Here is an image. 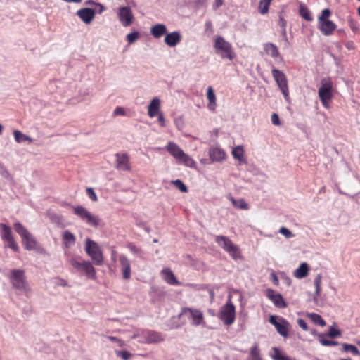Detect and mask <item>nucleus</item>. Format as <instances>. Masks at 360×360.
<instances>
[{"instance_id":"59","label":"nucleus","mask_w":360,"mask_h":360,"mask_svg":"<svg viewBox=\"0 0 360 360\" xmlns=\"http://www.w3.org/2000/svg\"><path fill=\"white\" fill-rule=\"evenodd\" d=\"M6 242L8 243L7 247H8V248H10V245H12L13 243H15L14 238H10Z\"/></svg>"},{"instance_id":"23","label":"nucleus","mask_w":360,"mask_h":360,"mask_svg":"<svg viewBox=\"0 0 360 360\" xmlns=\"http://www.w3.org/2000/svg\"><path fill=\"white\" fill-rule=\"evenodd\" d=\"M164 280L169 285H179L180 283L176 278L174 274L169 268L163 269L162 271Z\"/></svg>"},{"instance_id":"1","label":"nucleus","mask_w":360,"mask_h":360,"mask_svg":"<svg viewBox=\"0 0 360 360\" xmlns=\"http://www.w3.org/2000/svg\"><path fill=\"white\" fill-rule=\"evenodd\" d=\"M8 279L14 289L23 292H27L30 291V288L24 270L11 269L10 271Z\"/></svg>"},{"instance_id":"61","label":"nucleus","mask_w":360,"mask_h":360,"mask_svg":"<svg viewBox=\"0 0 360 360\" xmlns=\"http://www.w3.org/2000/svg\"><path fill=\"white\" fill-rule=\"evenodd\" d=\"M283 35L285 38V40L286 41V42H288V38H287V34H286V31H285V28H283Z\"/></svg>"},{"instance_id":"52","label":"nucleus","mask_w":360,"mask_h":360,"mask_svg":"<svg viewBox=\"0 0 360 360\" xmlns=\"http://www.w3.org/2000/svg\"><path fill=\"white\" fill-rule=\"evenodd\" d=\"M271 122L276 126H278L281 124V121L279 119L278 115L276 113H273L271 117Z\"/></svg>"},{"instance_id":"12","label":"nucleus","mask_w":360,"mask_h":360,"mask_svg":"<svg viewBox=\"0 0 360 360\" xmlns=\"http://www.w3.org/2000/svg\"><path fill=\"white\" fill-rule=\"evenodd\" d=\"M117 16L120 22L124 27L130 26L134 20L132 11L129 6H122L119 8Z\"/></svg>"},{"instance_id":"34","label":"nucleus","mask_w":360,"mask_h":360,"mask_svg":"<svg viewBox=\"0 0 360 360\" xmlns=\"http://www.w3.org/2000/svg\"><path fill=\"white\" fill-rule=\"evenodd\" d=\"M63 239L65 241V246L68 247L75 242V237L73 233L70 232L69 231H64L63 234Z\"/></svg>"},{"instance_id":"22","label":"nucleus","mask_w":360,"mask_h":360,"mask_svg":"<svg viewBox=\"0 0 360 360\" xmlns=\"http://www.w3.org/2000/svg\"><path fill=\"white\" fill-rule=\"evenodd\" d=\"M209 155L212 161L219 162L226 158V153L223 149L212 148L210 149Z\"/></svg>"},{"instance_id":"37","label":"nucleus","mask_w":360,"mask_h":360,"mask_svg":"<svg viewBox=\"0 0 360 360\" xmlns=\"http://www.w3.org/2000/svg\"><path fill=\"white\" fill-rule=\"evenodd\" d=\"M231 153L235 159H237V160H239L241 161L243 160V155H244L243 146H238L235 147L234 148H233Z\"/></svg>"},{"instance_id":"42","label":"nucleus","mask_w":360,"mask_h":360,"mask_svg":"<svg viewBox=\"0 0 360 360\" xmlns=\"http://www.w3.org/2000/svg\"><path fill=\"white\" fill-rule=\"evenodd\" d=\"M115 354L117 357H120L123 360H129L131 356V354L126 350H115Z\"/></svg>"},{"instance_id":"16","label":"nucleus","mask_w":360,"mask_h":360,"mask_svg":"<svg viewBox=\"0 0 360 360\" xmlns=\"http://www.w3.org/2000/svg\"><path fill=\"white\" fill-rule=\"evenodd\" d=\"M116 168L122 171H129V158L127 153L116 154Z\"/></svg>"},{"instance_id":"38","label":"nucleus","mask_w":360,"mask_h":360,"mask_svg":"<svg viewBox=\"0 0 360 360\" xmlns=\"http://www.w3.org/2000/svg\"><path fill=\"white\" fill-rule=\"evenodd\" d=\"M342 347H343L344 351L346 352H351L353 354L357 355V356L360 355V352L359 351L357 347H355L353 345H350V344H347V343H344L342 345Z\"/></svg>"},{"instance_id":"35","label":"nucleus","mask_w":360,"mask_h":360,"mask_svg":"<svg viewBox=\"0 0 360 360\" xmlns=\"http://www.w3.org/2000/svg\"><path fill=\"white\" fill-rule=\"evenodd\" d=\"M248 360H262L259 349L258 345L255 344L250 349V357Z\"/></svg>"},{"instance_id":"11","label":"nucleus","mask_w":360,"mask_h":360,"mask_svg":"<svg viewBox=\"0 0 360 360\" xmlns=\"http://www.w3.org/2000/svg\"><path fill=\"white\" fill-rule=\"evenodd\" d=\"M220 319L226 325H231L235 320V307L231 302H227L221 309Z\"/></svg>"},{"instance_id":"20","label":"nucleus","mask_w":360,"mask_h":360,"mask_svg":"<svg viewBox=\"0 0 360 360\" xmlns=\"http://www.w3.org/2000/svg\"><path fill=\"white\" fill-rule=\"evenodd\" d=\"M166 150L176 160V161H178L184 153L183 150L176 143L172 141H169L167 143Z\"/></svg>"},{"instance_id":"10","label":"nucleus","mask_w":360,"mask_h":360,"mask_svg":"<svg viewBox=\"0 0 360 360\" xmlns=\"http://www.w3.org/2000/svg\"><path fill=\"white\" fill-rule=\"evenodd\" d=\"M179 316H186L188 319L191 320L192 325L195 326L200 325L204 319L203 314L200 310L189 307L182 309Z\"/></svg>"},{"instance_id":"33","label":"nucleus","mask_w":360,"mask_h":360,"mask_svg":"<svg viewBox=\"0 0 360 360\" xmlns=\"http://www.w3.org/2000/svg\"><path fill=\"white\" fill-rule=\"evenodd\" d=\"M13 135H14L15 140L18 143H22L25 141H28L29 142H32V138H30V136H28L25 134H23L21 131H20L18 130H15L13 131Z\"/></svg>"},{"instance_id":"24","label":"nucleus","mask_w":360,"mask_h":360,"mask_svg":"<svg viewBox=\"0 0 360 360\" xmlns=\"http://www.w3.org/2000/svg\"><path fill=\"white\" fill-rule=\"evenodd\" d=\"M160 108V101L158 98H154L150 101L148 107V114L150 117H154L159 112V110Z\"/></svg>"},{"instance_id":"17","label":"nucleus","mask_w":360,"mask_h":360,"mask_svg":"<svg viewBox=\"0 0 360 360\" xmlns=\"http://www.w3.org/2000/svg\"><path fill=\"white\" fill-rule=\"evenodd\" d=\"M96 13V9L90 8H84L77 11V15L86 24H89L94 19Z\"/></svg>"},{"instance_id":"48","label":"nucleus","mask_w":360,"mask_h":360,"mask_svg":"<svg viewBox=\"0 0 360 360\" xmlns=\"http://www.w3.org/2000/svg\"><path fill=\"white\" fill-rule=\"evenodd\" d=\"M279 233L283 235L286 238H290L294 236L291 231L283 226L279 229Z\"/></svg>"},{"instance_id":"63","label":"nucleus","mask_w":360,"mask_h":360,"mask_svg":"<svg viewBox=\"0 0 360 360\" xmlns=\"http://www.w3.org/2000/svg\"><path fill=\"white\" fill-rule=\"evenodd\" d=\"M86 4H89V5H93V4H94V5H95V6H96V2H94V1H91V0H89V1H86Z\"/></svg>"},{"instance_id":"6","label":"nucleus","mask_w":360,"mask_h":360,"mask_svg":"<svg viewBox=\"0 0 360 360\" xmlns=\"http://www.w3.org/2000/svg\"><path fill=\"white\" fill-rule=\"evenodd\" d=\"M84 250L96 265L100 266L103 264V257L102 251L95 241L87 238L85 240Z\"/></svg>"},{"instance_id":"26","label":"nucleus","mask_w":360,"mask_h":360,"mask_svg":"<svg viewBox=\"0 0 360 360\" xmlns=\"http://www.w3.org/2000/svg\"><path fill=\"white\" fill-rule=\"evenodd\" d=\"M150 33L155 38L159 39L167 33V27L163 24H156L151 27Z\"/></svg>"},{"instance_id":"46","label":"nucleus","mask_w":360,"mask_h":360,"mask_svg":"<svg viewBox=\"0 0 360 360\" xmlns=\"http://www.w3.org/2000/svg\"><path fill=\"white\" fill-rule=\"evenodd\" d=\"M340 334H341V332L339 329H338L333 326H331L329 329L328 335L331 338H335L338 337L339 335H340Z\"/></svg>"},{"instance_id":"41","label":"nucleus","mask_w":360,"mask_h":360,"mask_svg":"<svg viewBox=\"0 0 360 360\" xmlns=\"http://www.w3.org/2000/svg\"><path fill=\"white\" fill-rule=\"evenodd\" d=\"M321 278L322 276L321 274H318L314 278L315 295L316 296H319L320 295L321 290Z\"/></svg>"},{"instance_id":"47","label":"nucleus","mask_w":360,"mask_h":360,"mask_svg":"<svg viewBox=\"0 0 360 360\" xmlns=\"http://www.w3.org/2000/svg\"><path fill=\"white\" fill-rule=\"evenodd\" d=\"M331 13L328 8H326L322 11L321 15L319 17V22L327 20L330 17Z\"/></svg>"},{"instance_id":"39","label":"nucleus","mask_w":360,"mask_h":360,"mask_svg":"<svg viewBox=\"0 0 360 360\" xmlns=\"http://www.w3.org/2000/svg\"><path fill=\"white\" fill-rule=\"evenodd\" d=\"M274 354L271 356L274 360H290L289 357L285 356L281 354L279 349L273 347Z\"/></svg>"},{"instance_id":"9","label":"nucleus","mask_w":360,"mask_h":360,"mask_svg":"<svg viewBox=\"0 0 360 360\" xmlns=\"http://www.w3.org/2000/svg\"><path fill=\"white\" fill-rule=\"evenodd\" d=\"M143 338L139 340L141 344H158L165 340V336L160 332L144 330L142 333Z\"/></svg>"},{"instance_id":"64","label":"nucleus","mask_w":360,"mask_h":360,"mask_svg":"<svg viewBox=\"0 0 360 360\" xmlns=\"http://www.w3.org/2000/svg\"><path fill=\"white\" fill-rule=\"evenodd\" d=\"M217 6H219L222 4L221 0H217L216 1Z\"/></svg>"},{"instance_id":"27","label":"nucleus","mask_w":360,"mask_h":360,"mask_svg":"<svg viewBox=\"0 0 360 360\" xmlns=\"http://www.w3.org/2000/svg\"><path fill=\"white\" fill-rule=\"evenodd\" d=\"M265 52L272 58H278L280 54L277 46L273 43H266L264 46Z\"/></svg>"},{"instance_id":"28","label":"nucleus","mask_w":360,"mask_h":360,"mask_svg":"<svg viewBox=\"0 0 360 360\" xmlns=\"http://www.w3.org/2000/svg\"><path fill=\"white\" fill-rule=\"evenodd\" d=\"M0 234L2 240L4 241H7L10 238H13L11 228L2 223L0 224Z\"/></svg>"},{"instance_id":"31","label":"nucleus","mask_w":360,"mask_h":360,"mask_svg":"<svg viewBox=\"0 0 360 360\" xmlns=\"http://www.w3.org/2000/svg\"><path fill=\"white\" fill-rule=\"evenodd\" d=\"M229 200L231 201L233 205L235 207H236L237 209L244 210H247L249 209V205L245 201V200L243 199V198H240V199L236 200L234 198L231 196L229 198Z\"/></svg>"},{"instance_id":"60","label":"nucleus","mask_w":360,"mask_h":360,"mask_svg":"<svg viewBox=\"0 0 360 360\" xmlns=\"http://www.w3.org/2000/svg\"><path fill=\"white\" fill-rule=\"evenodd\" d=\"M272 276H273V281H274V283L276 285H278V278L276 277V276L274 274H272Z\"/></svg>"},{"instance_id":"7","label":"nucleus","mask_w":360,"mask_h":360,"mask_svg":"<svg viewBox=\"0 0 360 360\" xmlns=\"http://www.w3.org/2000/svg\"><path fill=\"white\" fill-rule=\"evenodd\" d=\"M216 243L228 252L234 259L240 258V254L238 248L226 236H217Z\"/></svg>"},{"instance_id":"43","label":"nucleus","mask_w":360,"mask_h":360,"mask_svg":"<svg viewBox=\"0 0 360 360\" xmlns=\"http://www.w3.org/2000/svg\"><path fill=\"white\" fill-rule=\"evenodd\" d=\"M139 33L137 31H134L127 35V40L129 44H133L139 38Z\"/></svg>"},{"instance_id":"19","label":"nucleus","mask_w":360,"mask_h":360,"mask_svg":"<svg viewBox=\"0 0 360 360\" xmlns=\"http://www.w3.org/2000/svg\"><path fill=\"white\" fill-rule=\"evenodd\" d=\"M181 35L180 32L178 31H174L168 34L166 33L164 41L167 46L174 47L176 46L181 41Z\"/></svg>"},{"instance_id":"4","label":"nucleus","mask_w":360,"mask_h":360,"mask_svg":"<svg viewBox=\"0 0 360 360\" xmlns=\"http://www.w3.org/2000/svg\"><path fill=\"white\" fill-rule=\"evenodd\" d=\"M214 47L216 53L219 54L222 58H228L232 60L235 57L231 44L226 41L222 37H217L214 41Z\"/></svg>"},{"instance_id":"18","label":"nucleus","mask_w":360,"mask_h":360,"mask_svg":"<svg viewBox=\"0 0 360 360\" xmlns=\"http://www.w3.org/2000/svg\"><path fill=\"white\" fill-rule=\"evenodd\" d=\"M119 261L121 265L123 278L125 280H129L131 278V273L130 261L124 255H120Z\"/></svg>"},{"instance_id":"49","label":"nucleus","mask_w":360,"mask_h":360,"mask_svg":"<svg viewBox=\"0 0 360 360\" xmlns=\"http://www.w3.org/2000/svg\"><path fill=\"white\" fill-rule=\"evenodd\" d=\"M107 338L108 340H110V341L113 342H115L118 347H122L125 345V343L123 340L116 338V337H114V336H108Z\"/></svg>"},{"instance_id":"5","label":"nucleus","mask_w":360,"mask_h":360,"mask_svg":"<svg viewBox=\"0 0 360 360\" xmlns=\"http://www.w3.org/2000/svg\"><path fill=\"white\" fill-rule=\"evenodd\" d=\"M15 231L20 236L22 243L27 250H32L37 248V241L27 229L20 222L14 224Z\"/></svg>"},{"instance_id":"50","label":"nucleus","mask_w":360,"mask_h":360,"mask_svg":"<svg viewBox=\"0 0 360 360\" xmlns=\"http://www.w3.org/2000/svg\"><path fill=\"white\" fill-rule=\"evenodd\" d=\"M86 193L94 202H96L98 200L97 195L92 188H87Z\"/></svg>"},{"instance_id":"44","label":"nucleus","mask_w":360,"mask_h":360,"mask_svg":"<svg viewBox=\"0 0 360 360\" xmlns=\"http://www.w3.org/2000/svg\"><path fill=\"white\" fill-rule=\"evenodd\" d=\"M319 342H321V344L322 345H324V346L337 345L338 344V342H336V341L328 340L324 339L323 335L322 334H320L319 335Z\"/></svg>"},{"instance_id":"3","label":"nucleus","mask_w":360,"mask_h":360,"mask_svg":"<svg viewBox=\"0 0 360 360\" xmlns=\"http://www.w3.org/2000/svg\"><path fill=\"white\" fill-rule=\"evenodd\" d=\"M69 262L77 272L84 274L89 278H96V270L89 261L72 258Z\"/></svg>"},{"instance_id":"36","label":"nucleus","mask_w":360,"mask_h":360,"mask_svg":"<svg viewBox=\"0 0 360 360\" xmlns=\"http://www.w3.org/2000/svg\"><path fill=\"white\" fill-rule=\"evenodd\" d=\"M272 0H260L258 9L261 14L264 15L269 11V6Z\"/></svg>"},{"instance_id":"54","label":"nucleus","mask_w":360,"mask_h":360,"mask_svg":"<svg viewBox=\"0 0 360 360\" xmlns=\"http://www.w3.org/2000/svg\"><path fill=\"white\" fill-rule=\"evenodd\" d=\"M297 324L299 325V326L304 331H307L308 330V326H307V323L305 322L304 320L302 319H299L297 320Z\"/></svg>"},{"instance_id":"2","label":"nucleus","mask_w":360,"mask_h":360,"mask_svg":"<svg viewBox=\"0 0 360 360\" xmlns=\"http://www.w3.org/2000/svg\"><path fill=\"white\" fill-rule=\"evenodd\" d=\"M333 82L330 78H323L321 80L318 95L322 105L326 108H330V102L333 98Z\"/></svg>"},{"instance_id":"25","label":"nucleus","mask_w":360,"mask_h":360,"mask_svg":"<svg viewBox=\"0 0 360 360\" xmlns=\"http://www.w3.org/2000/svg\"><path fill=\"white\" fill-rule=\"evenodd\" d=\"M309 271V267L308 264L302 262L299 267L294 271L293 276L298 279H302L308 275Z\"/></svg>"},{"instance_id":"57","label":"nucleus","mask_w":360,"mask_h":360,"mask_svg":"<svg viewBox=\"0 0 360 360\" xmlns=\"http://www.w3.org/2000/svg\"><path fill=\"white\" fill-rule=\"evenodd\" d=\"M96 8L95 9L96 10V13H98L99 14L102 13L105 9V7L100 3H96Z\"/></svg>"},{"instance_id":"51","label":"nucleus","mask_w":360,"mask_h":360,"mask_svg":"<svg viewBox=\"0 0 360 360\" xmlns=\"http://www.w3.org/2000/svg\"><path fill=\"white\" fill-rule=\"evenodd\" d=\"M128 248L131 250V252H133L134 254H136V255H140L141 253H142V250L141 249H140L139 248L136 247V245H134V244L132 243H129L128 245Z\"/></svg>"},{"instance_id":"29","label":"nucleus","mask_w":360,"mask_h":360,"mask_svg":"<svg viewBox=\"0 0 360 360\" xmlns=\"http://www.w3.org/2000/svg\"><path fill=\"white\" fill-rule=\"evenodd\" d=\"M207 99L209 100V103L207 105L208 108L210 110L213 111L215 110L217 103H216V96H215L214 91L211 86H209L207 88Z\"/></svg>"},{"instance_id":"53","label":"nucleus","mask_w":360,"mask_h":360,"mask_svg":"<svg viewBox=\"0 0 360 360\" xmlns=\"http://www.w3.org/2000/svg\"><path fill=\"white\" fill-rule=\"evenodd\" d=\"M144 330H136L133 335L131 337V339L139 338V340L143 338V335L142 333H143Z\"/></svg>"},{"instance_id":"40","label":"nucleus","mask_w":360,"mask_h":360,"mask_svg":"<svg viewBox=\"0 0 360 360\" xmlns=\"http://www.w3.org/2000/svg\"><path fill=\"white\" fill-rule=\"evenodd\" d=\"M300 13L301 16L306 20L311 21L312 20L309 11L307 7L304 6L303 5L300 6Z\"/></svg>"},{"instance_id":"14","label":"nucleus","mask_w":360,"mask_h":360,"mask_svg":"<svg viewBox=\"0 0 360 360\" xmlns=\"http://www.w3.org/2000/svg\"><path fill=\"white\" fill-rule=\"evenodd\" d=\"M269 322L274 325L277 332L283 337L286 338L288 335V326L289 323L284 319L281 318L279 321H277L276 316L271 315L269 317Z\"/></svg>"},{"instance_id":"32","label":"nucleus","mask_w":360,"mask_h":360,"mask_svg":"<svg viewBox=\"0 0 360 360\" xmlns=\"http://www.w3.org/2000/svg\"><path fill=\"white\" fill-rule=\"evenodd\" d=\"M307 316L315 323L321 327L326 326V321L322 319V317L316 313H308Z\"/></svg>"},{"instance_id":"58","label":"nucleus","mask_w":360,"mask_h":360,"mask_svg":"<svg viewBox=\"0 0 360 360\" xmlns=\"http://www.w3.org/2000/svg\"><path fill=\"white\" fill-rule=\"evenodd\" d=\"M10 248H11L15 252H18L19 250L18 245L16 243H13L12 245H10Z\"/></svg>"},{"instance_id":"8","label":"nucleus","mask_w":360,"mask_h":360,"mask_svg":"<svg viewBox=\"0 0 360 360\" xmlns=\"http://www.w3.org/2000/svg\"><path fill=\"white\" fill-rule=\"evenodd\" d=\"M75 214L79 217L82 220L85 221L87 224L97 227L100 219L98 217L92 214L86 208L82 206H76L74 207Z\"/></svg>"},{"instance_id":"30","label":"nucleus","mask_w":360,"mask_h":360,"mask_svg":"<svg viewBox=\"0 0 360 360\" xmlns=\"http://www.w3.org/2000/svg\"><path fill=\"white\" fill-rule=\"evenodd\" d=\"M177 162L179 163L184 164L186 167H188L195 168L196 167L195 160L185 153Z\"/></svg>"},{"instance_id":"62","label":"nucleus","mask_w":360,"mask_h":360,"mask_svg":"<svg viewBox=\"0 0 360 360\" xmlns=\"http://www.w3.org/2000/svg\"><path fill=\"white\" fill-rule=\"evenodd\" d=\"M209 294H210V298H211L212 300H213V299H214V291H213L212 290H210L209 291Z\"/></svg>"},{"instance_id":"15","label":"nucleus","mask_w":360,"mask_h":360,"mask_svg":"<svg viewBox=\"0 0 360 360\" xmlns=\"http://www.w3.org/2000/svg\"><path fill=\"white\" fill-rule=\"evenodd\" d=\"M266 297L273 302L274 305L278 308H285L287 306L282 295L276 292L274 290L267 289L266 292Z\"/></svg>"},{"instance_id":"13","label":"nucleus","mask_w":360,"mask_h":360,"mask_svg":"<svg viewBox=\"0 0 360 360\" xmlns=\"http://www.w3.org/2000/svg\"><path fill=\"white\" fill-rule=\"evenodd\" d=\"M272 75L274 77L279 89L281 90L285 97L288 96L289 91L287 79L285 74L277 69L272 70Z\"/></svg>"},{"instance_id":"21","label":"nucleus","mask_w":360,"mask_h":360,"mask_svg":"<svg viewBox=\"0 0 360 360\" xmlns=\"http://www.w3.org/2000/svg\"><path fill=\"white\" fill-rule=\"evenodd\" d=\"M335 28V24L330 20L319 22V29L324 35L331 34Z\"/></svg>"},{"instance_id":"45","label":"nucleus","mask_w":360,"mask_h":360,"mask_svg":"<svg viewBox=\"0 0 360 360\" xmlns=\"http://www.w3.org/2000/svg\"><path fill=\"white\" fill-rule=\"evenodd\" d=\"M173 184H174L181 192L186 193L188 191L187 186L183 183V181L180 179H176L172 181Z\"/></svg>"},{"instance_id":"56","label":"nucleus","mask_w":360,"mask_h":360,"mask_svg":"<svg viewBox=\"0 0 360 360\" xmlns=\"http://www.w3.org/2000/svg\"><path fill=\"white\" fill-rule=\"evenodd\" d=\"M124 114H125L124 110L122 107H117L113 112V115L115 116L124 115Z\"/></svg>"},{"instance_id":"55","label":"nucleus","mask_w":360,"mask_h":360,"mask_svg":"<svg viewBox=\"0 0 360 360\" xmlns=\"http://www.w3.org/2000/svg\"><path fill=\"white\" fill-rule=\"evenodd\" d=\"M157 115H158V120L160 124L162 127H165L166 122H165V119L163 114L162 112H159Z\"/></svg>"}]
</instances>
